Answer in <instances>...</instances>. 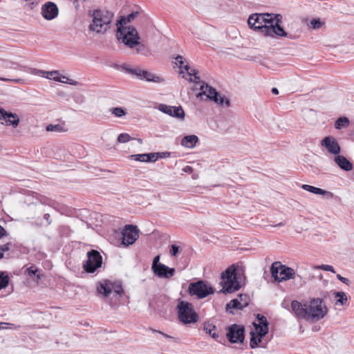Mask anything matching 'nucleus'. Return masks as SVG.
<instances>
[{
  "label": "nucleus",
  "instance_id": "8fccbe9b",
  "mask_svg": "<svg viewBox=\"0 0 354 354\" xmlns=\"http://www.w3.org/2000/svg\"><path fill=\"white\" fill-rule=\"evenodd\" d=\"M6 235V230L0 225V239Z\"/></svg>",
  "mask_w": 354,
  "mask_h": 354
},
{
  "label": "nucleus",
  "instance_id": "603ef678",
  "mask_svg": "<svg viewBox=\"0 0 354 354\" xmlns=\"http://www.w3.org/2000/svg\"><path fill=\"white\" fill-rule=\"evenodd\" d=\"M50 216L49 214H45L44 216V219L48 222V224L50 223Z\"/></svg>",
  "mask_w": 354,
  "mask_h": 354
},
{
  "label": "nucleus",
  "instance_id": "79ce46f5",
  "mask_svg": "<svg viewBox=\"0 0 354 354\" xmlns=\"http://www.w3.org/2000/svg\"><path fill=\"white\" fill-rule=\"evenodd\" d=\"M159 261H160V257L159 256H156V257H154V259L153 260L152 267H151L152 270L155 268H157L158 266V265L162 264L161 263L159 262Z\"/></svg>",
  "mask_w": 354,
  "mask_h": 354
},
{
  "label": "nucleus",
  "instance_id": "f03ea898",
  "mask_svg": "<svg viewBox=\"0 0 354 354\" xmlns=\"http://www.w3.org/2000/svg\"><path fill=\"white\" fill-rule=\"evenodd\" d=\"M88 16L91 19L88 30L96 34L104 35L111 28L114 15L107 10L95 9L88 11Z\"/></svg>",
  "mask_w": 354,
  "mask_h": 354
},
{
  "label": "nucleus",
  "instance_id": "5701e85b",
  "mask_svg": "<svg viewBox=\"0 0 354 354\" xmlns=\"http://www.w3.org/2000/svg\"><path fill=\"white\" fill-rule=\"evenodd\" d=\"M198 141V138L196 136L189 135L183 137L181 140L180 144L185 147L192 149L196 146Z\"/></svg>",
  "mask_w": 354,
  "mask_h": 354
},
{
  "label": "nucleus",
  "instance_id": "9d476101",
  "mask_svg": "<svg viewBox=\"0 0 354 354\" xmlns=\"http://www.w3.org/2000/svg\"><path fill=\"white\" fill-rule=\"evenodd\" d=\"M102 265V257L97 250L87 252V260L83 263V268L87 273H93Z\"/></svg>",
  "mask_w": 354,
  "mask_h": 354
},
{
  "label": "nucleus",
  "instance_id": "37998d69",
  "mask_svg": "<svg viewBox=\"0 0 354 354\" xmlns=\"http://www.w3.org/2000/svg\"><path fill=\"white\" fill-rule=\"evenodd\" d=\"M337 278L344 284L348 286L350 284V280L348 278L344 277L340 274H337Z\"/></svg>",
  "mask_w": 354,
  "mask_h": 354
},
{
  "label": "nucleus",
  "instance_id": "72a5a7b5",
  "mask_svg": "<svg viewBox=\"0 0 354 354\" xmlns=\"http://www.w3.org/2000/svg\"><path fill=\"white\" fill-rule=\"evenodd\" d=\"M9 283V277L4 272H0V290L5 288Z\"/></svg>",
  "mask_w": 354,
  "mask_h": 354
},
{
  "label": "nucleus",
  "instance_id": "412c9836",
  "mask_svg": "<svg viewBox=\"0 0 354 354\" xmlns=\"http://www.w3.org/2000/svg\"><path fill=\"white\" fill-rule=\"evenodd\" d=\"M159 158H162L160 153H141L130 156L131 160L140 162H156Z\"/></svg>",
  "mask_w": 354,
  "mask_h": 354
},
{
  "label": "nucleus",
  "instance_id": "4468645a",
  "mask_svg": "<svg viewBox=\"0 0 354 354\" xmlns=\"http://www.w3.org/2000/svg\"><path fill=\"white\" fill-rule=\"evenodd\" d=\"M244 327L232 324L227 329V337L231 343H243L244 340Z\"/></svg>",
  "mask_w": 354,
  "mask_h": 354
},
{
  "label": "nucleus",
  "instance_id": "dca6fc26",
  "mask_svg": "<svg viewBox=\"0 0 354 354\" xmlns=\"http://www.w3.org/2000/svg\"><path fill=\"white\" fill-rule=\"evenodd\" d=\"M322 146L324 147L329 153L337 156L339 154L341 148L335 138L331 136H326L321 141Z\"/></svg>",
  "mask_w": 354,
  "mask_h": 354
},
{
  "label": "nucleus",
  "instance_id": "0eeeda50",
  "mask_svg": "<svg viewBox=\"0 0 354 354\" xmlns=\"http://www.w3.org/2000/svg\"><path fill=\"white\" fill-rule=\"evenodd\" d=\"M272 277L277 282L294 279L295 271L293 268L282 264L280 261L274 262L270 267Z\"/></svg>",
  "mask_w": 354,
  "mask_h": 354
},
{
  "label": "nucleus",
  "instance_id": "09e8293b",
  "mask_svg": "<svg viewBox=\"0 0 354 354\" xmlns=\"http://www.w3.org/2000/svg\"><path fill=\"white\" fill-rule=\"evenodd\" d=\"M59 80H60V81H58L59 82H62V83H68V81L70 80L68 77H66V76H64V75H61L59 73Z\"/></svg>",
  "mask_w": 354,
  "mask_h": 354
},
{
  "label": "nucleus",
  "instance_id": "423d86ee",
  "mask_svg": "<svg viewBox=\"0 0 354 354\" xmlns=\"http://www.w3.org/2000/svg\"><path fill=\"white\" fill-rule=\"evenodd\" d=\"M257 322L253 324L255 330L250 333V345L252 348L257 347L258 344L261 342V338L268 332V322L265 316L258 314L257 315Z\"/></svg>",
  "mask_w": 354,
  "mask_h": 354
},
{
  "label": "nucleus",
  "instance_id": "4be33fe9",
  "mask_svg": "<svg viewBox=\"0 0 354 354\" xmlns=\"http://www.w3.org/2000/svg\"><path fill=\"white\" fill-rule=\"evenodd\" d=\"M335 162L339 167L346 171H349L353 169V164L344 156L337 155L334 158Z\"/></svg>",
  "mask_w": 354,
  "mask_h": 354
},
{
  "label": "nucleus",
  "instance_id": "7c9ffc66",
  "mask_svg": "<svg viewBox=\"0 0 354 354\" xmlns=\"http://www.w3.org/2000/svg\"><path fill=\"white\" fill-rule=\"evenodd\" d=\"M349 125V120L346 117L339 118L335 123V127L337 129H341L342 128H345Z\"/></svg>",
  "mask_w": 354,
  "mask_h": 354
},
{
  "label": "nucleus",
  "instance_id": "6e6552de",
  "mask_svg": "<svg viewBox=\"0 0 354 354\" xmlns=\"http://www.w3.org/2000/svg\"><path fill=\"white\" fill-rule=\"evenodd\" d=\"M308 319L319 320L324 318L327 313L328 308L320 298H313L307 303Z\"/></svg>",
  "mask_w": 354,
  "mask_h": 354
},
{
  "label": "nucleus",
  "instance_id": "864d4df0",
  "mask_svg": "<svg viewBox=\"0 0 354 354\" xmlns=\"http://www.w3.org/2000/svg\"><path fill=\"white\" fill-rule=\"evenodd\" d=\"M0 80H2V81H4V82H10V81H13L11 79H8V78H3V77H0ZM15 82H18L19 80H15Z\"/></svg>",
  "mask_w": 354,
  "mask_h": 354
},
{
  "label": "nucleus",
  "instance_id": "5fc2aeb1",
  "mask_svg": "<svg viewBox=\"0 0 354 354\" xmlns=\"http://www.w3.org/2000/svg\"><path fill=\"white\" fill-rule=\"evenodd\" d=\"M272 93L273 94L277 95L279 93V91L277 88H272Z\"/></svg>",
  "mask_w": 354,
  "mask_h": 354
},
{
  "label": "nucleus",
  "instance_id": "e433bc0d",
  "mask_svg": "<svg viewBox=\"0 0 354 354\" xmlns=\"http://www.w3.org/2000/svg\"><path fill=\"white\" fill-rule=\"evenodd\" d=\"M131 139V136L128 133H120L118 137V141L120 143H126Z\"/></svg>",
  "mask_w": 354,
  "mask_h": 354
},
{
  "label": "nucleus",
  "instance_id": "4d7b16f0",
  "mask_svg": "<svg viewBox=\"0 0 354 354\" xmlns=\"http://www.w3.org/2000/svg\"><path fill=\"white\" fill-rule=\"evenodd\" d=\"M3 257V255L1 252H0V259Z\"/></svg>",
  "mask_w": 354,
  "mask_h": 354
},
{
  "label": "nucleus",
  "instance_id": "bb28decb",
  "mask_svg": "<svg viewBox=\"0 0 354 354\" xmlns=\"http://www.w3.org/2000/svg\"><path fill=\"white\" fill-rule=\"evenodd\" d=\"M247 305H248L247 302L242 304L239 301V299L237 298V299H234L231 300V301L226 305V309H228V308L243 309Z\"/></svg>",
  "mask_w": 354,
  "mask_h": 354
},
{
  "label": "nucleus",
  "instance_id": "13d9d810",
  "mask_svg": "<svg viewBox=\"0 0 354 354\" xmlns=\"http://www.w3.org/2000/svg\"><path fill=\"white\" fill-rule=\"evenodd\" d=\"M138 142H140V143H142V140H141L140 138H138Z\"/></svg>",
  "mask_w": 354,
  "mask_h": 354
},
{
  "label": "nucleus",
  "instance_id": "f8f14e48",
  "mask_svg": "<svg viewBox=\"0 0 354 354\" xmlns=\"http://www.w3.org/2000/svg\"><path fill=\"white\" fill-rule=\"evenodd\" d=\"M189 292L192 296L196 295L198 299H203L211 294H213L214 289L203 281H198L189 284Z\"/></svg>",
  "mask_w": 354,
  "mask_h": 354
},
{
  "label": "nucleus",
  "instance_id": "1a4fd4ad",
  "mask_svg": "<svg viewBox=\"0 0 354 354\" xmlns=\"http://www.w3.org/2000/svg\"><path fill=\"white\" fill-rule=\"evenodd\" d=\"M97 290L98 293L102 294L105 297H109L111 293L121 296L123 293V289L120 282H113L110 280H104L99 283Z\"/></svg>",
  "mask_w": 354,
  "mask_h": 354
},
{
  "label": "nucleus",
  "instance_id": "20e7f679",
  "mask_svg": "<svg viewBox=\"0 0 354 354\" xmlns=\"http://www.w3.org/2000/svg\"><path fill=\"white\" fill-rule=\"evenodd\" d=\"M176 310L178 320L185 325L196 324L199 319L193 304L188 301L179 300Z\"/></svg>",
  "mask_w": 354,
  "mask_h": 354
},
{
  "label": "nucleus",
  "instance_id": "cd10ccee",
  "mask_svg": "<svg viewBox=\"0 0 354 354\" xmlns=\"http://www.w3.org/2000/svg\"><path fill=\"white\" fill-rule=\"evenodd\" d=\"M203 329L207 334L211 335L214 339L218 337V335L216 332V327L214 325L209 323H205Z\"/></svg>",
  "mask_w": 354,
  "mask_h": 354
},
{
  "label": "nucleus",
  "instance_id": "b1692460",
  "mask_svg": "<svg viewBox=\"0 0 354 354\" xmlns=\"http://www.w3.org/2000/svg\"><path fill=\"white\" fill-rule=\"evenodd\" d=\"M139 12H133L129 14L127 17L122 16L120 19H118L116 22V26H127L128 23H130L133 21L136 17H138Z\"/></svg>",
  "mask_w": 354,
  "mask_h": 354
},
{
  "label": "nucleus",
  "instance_id": "ddd939ff",
  "mask_svg": "<svg viewBox=\"0 0 354 354\" xmlns=\"http://www.w3.org/2000/svg\"><path fill=\"white\" fill-rule=\"evenodd\" d=\"M139 230L137 226L127 225L124 227L122 234V243L124 245H130L136 242L139 237Z\"/></svg>",
  "mask_w": 354,
  "mask_h": 354
},
{
  "label": "nucleus",
  "instance_id": "bf43d9fd",
  "mask_svg": "<svg viewBox=\"0 0 354 354\" xmlns=\"http://www.w3.org/2000/svg\"><path fill=\"white\" fill-rule=\"evenodd\" d=\"M1 329H8V326H3L1 328Z\"/></svg>",
  "mask_w": 354,
  "mask_h": 354
},
{
  "label": "nucleus",
  "instance_id": "49530a36",
  "mask_svg": "<svg viewBox=\"0 0 354 354\" xmlns=\"http://www.w3.org/2000/svg\"><path fill=\"white\" fill-rule=\"evenodd\" d=\"M4 324L8 326V329L17 330L20 328V326L12 323H4Z\"/></svg>",
  "mask_w": 354,
  "mask_h": 354
},
{
  "label": "nucleus",
  "instance_id": "de8ad7c7",
  "mask_svg": "<svg viewBox=\"0 0 354 354\" xmlns=\"http://www.w3.org/2000/svg\"><path fill=\"white\" fill-rule=\"evenodd\" d=\"M175 59L178 63V67L182 68L183 64V57L181 55H178Z\"/></svg>",
  "mask_w": 354,
  "mask_h": 354
},
{
  "label": "nucleus",
  "instance_id": "3c124183",
  "mask_svg": "<svg viewBox=\"0 0 354 354\" xmlns=\"http://www.w3.org/2000/svg\"><path fill=\"white\" fill-rule=\"evenodd\" d=\"M154 332H156V333H160L165 338H173L171 336L169 335H167L166 333H164L162 332H160V331H158V330H153Z\"/></svg>",
  "mask_w": 354,
  "mask_h": 354
},
{
  "label": "nucleus",
  "instance_id": "a18cd8bd",
  "mask_svg": "<svg viewBox=\"0 0 354 354\" xmlns=\"http://www.w3.org/2000/svg\"><path fill=\"white\" fill-rule=\"evenodd\" d=\"M26 2L27 5L30 6V8H32L39 3V0H26Z\"/></svg>",
  "mask_w": 354,
  "mask_h": 354
},
{
  "label": "nucleus",
  "instance_id": "ea45409f",
  "mask_svg": "<svg viewBox=\"0 0 354 354\" xmlns=\"http://www.w3.org/2000/svg\"><path fill=\"white\" fill-rule=\"evenodd\" d=\"M169 252L172 256L176 257L179 253V247L174 244L171 245Z\"/></svg>",
  "mask_w": 354,
  "mask_h": 354
},
{
  "label": "nucleus",
  "instance_id": "393cba45",
  "mask_svg": "<svg viewBox=\"0 0 354 354\" xmlns=\"http://www.w3.org/2000/svg\"><path fill=\"white\" fill-rule=\"evenodd\" d=\"M301 187L304 190H306V191L310 192L311 193H313L315 194H319V195L327 194V195H330V196H333V194L329 192H327V191L324 190L322 189H320V188H318V187H313V186H311V185H303L301 186Z\"/></svg>",
  "mask_w": 354,
  "mask_h": 354
},
{
  "label": "nucleus",
  "instance_id": "f704fd0d",
  "mask_svg": "<svg viewBox=\"0 0 354 354\" xmlns=\"http://www.w3.org/2000/svg\"><path fill=\"white\" fill-rule=\"evenodd\" d=\"M111 113L118 118H122L127 114V111L122 107H115L111 110Z\"/></svg>",
  "mask_w": 354,
  "mask_h": 354
},
{
  "label": "nucleus",
  "instance_id": "f257e3e1",
  "mask_svg": "<svg viewBox=\"0 0 354 354\" xmlns=\"http://www.w3.org/2000/svg\"><path fill=\"white\" fill-rule=\"evenodd\" d=\"M282 16L279 14L254 13L250 15L248 24L250 28L266 37H286L293 39L280 26Z\"/></svg>",
  "mask_w": 354,
  "mask_h": 354
},
{
  "label": "nucleus",
  "instance_id": "58836bf2",
  "mask_svg": "<svg viewBox=\"0 0 354 354\" xmlns=\"http://www.w3.org/2000/svg\"><path fill=\"white\" fill-rule=\"evenodd\" d=\"M316 269L322 270H324V271H329V272H331L333 273H335V271L333 267L332 266H330V265L322 264V265H320V266H317L316 267Z\"/></svg>",
  "mask_w": 354,
  "mask_h": 354
},
{
  "label": "nucleus",
  "instance_id": "c85d7f7f",
  "mask_svg": "<svg viewBox=\"0 0 354 354\" xmlns=\"http://www.w3.org/2000/svg\"><path fill=\"white\" fill-rule=\"evenodd\" d=\"M123 68L129 74L136 75L140 80L142 79L145 70H142L138 67L137 68H130L129 66H124Z\"/></svg>",
  "mask_w": 354,
  "mask_h": 354
},
{
  "label": "nucleus",
  "instance_id": "a19ab883",
  "mask_svg": "<svg viewBox=\"0 0 354 354\" xmlns=\"http://www.w3.org/2000/svg\"><path fill=\"white\" fill-rule=\"evenodd\" d=\"M11 243H7L4 245H2L0 246V252H2V254H3V253L5 252H7L10 249V246H11Z\"/></svg>",
  "mask_w": 354,
  "mask_h": 354
},
{
  "label": "nucleus",
  "instance_id": "7ed1b4c3",
  "mask_svg": "<svg viewBox=\"0 0 354 354\" xmlns=\"http://www.w3.org/2000/svg\"><path fill=\"white\" fill-rule=\"evenodd\" d=\"M116 37L118 40L130 48L140 44V36L137 30L131 26H117Z\"/></svg>",
  "mask_w": 354,
  "mask_h": 354
},
{
  "label": "nucleus",
  "instance_id": "c756f323",
  "mask_svg": "<svg viewBox=\"0 0 354 354\" xmlns=\"http://www.w3.org/2000/svg\"><path fill=\"white\" fill-rule=\"evenodd\" d=\"M142 80H145L147 81L153 82H161L162 81V79L161 77L155 75L147 71H145Z\"/></svg>",
  "mask_w": 354,
  "mask_h": 354
},
{
  "label": "nucleus",
  "instance_id": "2f4dec72",
  "mask_svg": "<svg viewBox=\"0 0 354 354\" xmlns=\"http://www.w3.org/2000/svg\"><path fill=\"white\" fill-rule=\"evenodd\" d=\"M184 68L187 71V75L190 76L189 81L197 83L196 80H199V77L197 75L198 71L196 69H191L189 71V66L188 65H185Z\"/></svg>",
  "mask_w": 354,
  "mask_h": 354
},
{
  "label": "nucleus",
  "instance_id": "473e14b6",
  "mask_svg": "<svg viewBox=\"0 0 354 354\" xmlns=\"http://www.w3.org/2000/svg\"><path fill=\"white\" fill-rule=\"evenodd\" d=\"M40 73H42V74H46V77L48 78V79H50V80H53L55 81H60V80H59V72L57 71H50V72H44V71H39Z\"/></svg>",
  "mask_w": 354,
  "mask_h": 354
},
{
  "label": "nucleus",
  "instance_id": "39448f33",
  "mask_svg": "<svg viewBox=\"0 0 354 354\" xmlns=\"http://www.w3.org/2000/svg\"><path fill=\"white\" fill-rule=\"evenodd\" d=\"M220 284L223 287L220 292L223 293H232L241 288L240 283L235 273V268L233 266L222 272Z\"/></svg>",
  "mask_w": 354,
  "mask_h": 354
},
{
  "label": "nucleus",
  "instance_id": "052dcab7",
  "mask_svg": "<svg viewBox=\"0 0 354 354\" xmlns=\"http://www.w3.org/2000/svg\"><path fill=\"white\" fill-rule=\"evenodd\" d=\"M281 225H283V224L281 223L277 225V226H281Z\"/></svg>",
  "mask_w": 354,
  "mask_h": 354
},
{
  "label": "nucleus",
  "instance_id": "c9c22d12",
  "mask_svg": "<svg viewBox=\"0 0 354 354\" xmlns=\"http://www.w3.org/2000/svg\"><path fill=\"white\" fill-rule=\"evenodd\" d=\"M46 131L53 132H62L64 131V129L59 124H48L46 127Z\"/></svg>",
  "mask_w": 354,
  "mask_h": 354
},
{
  "label": "nucleus",
  "instance_id": "aec40b11",
  "mask_svg": "<svg viewBox=\"0 0 354 354\" xmlns=\"http://www.w3.org/2000/svg\"><path fill=\"white\" fill-rule=\"evenodd\" d=\"M153 272L160 278L169 279L174 275L175 269L170 268L164 264H160L153 270Z\"/></svg>",
  "mask_w": 354,
  "mask_h": 354
},
{
  "label": "nucleus",
  "instance_id": "c03bdc74",
  "mask_svg": "<svg viewBox=\"0 0 354 354\" xmlns=\"http://www.w3.org/2000/svg\"><path fill=\"white\" fill-rule=\"evenodd\" d=\"M26 272L29 276H32L36 274V272H37V269L35 268L33 266H31L27 268Z\"/></svg>",
  "mask_w": 354,
  "mask_h": 354
},
{
  "label": "nucleus",
  "instance_id": "a878e982",
  "mask_svg": "<svg viewBox=\"0 0 354 354\" xmlns=\"http://www.w3.org/2000/svg\"><path fill=\"white\" fill-rule=\"evenodd\" d=\"M333 295L336 299L335 305L344 306L348 301L346 294L342 291L334 292Z\"/></svg>",
  "mask_w": 354,
  "mask_h": 354
},
{
  "label": "nucleus",
  "instance_id": "9b49d317",
  "mask_svg": "<svg viewBox=\"0 0 354 354\" xmlns=\"http://www.w3.org/2000/svg\"><path fill=\"white\" fill-rule=\"evenodd\" d=\"M201 91L198 95V97H202L203 95L216 104L229 106L230 102L228 99L222 97L214 88L209 86L208 84H203L201 86Z\"/></svg>",
  "mask_w": 354,
  "mask_h": 354
},
{
  "label": "nucleus",
  "instance_id": "2eb2a0df",
  "mask_svg": "<svg viewBox=\"0 0 354 354\" xmlns=\"http://www.w3.org/2000/svg\"><path fill=\"white\" fill-rule=\"evenodd\" d=\"M158 109L160 111H161L165 114H167L170 116H172V117L180 119V120L185 119V111L180 106H169V105H167V104H160L158 105Z\"/></svg>",
  "mask_w": 354,
  "mask_h": 354
},
{
  "label": "nucleus",
  "instance_id": "6ab92c4d",
  "mask_svg": "<svg viewBox=\"0 0 354 354\" xmlns=\"http://www.w3.org/2000/svg\"><path fill=\"white\" fill-rule=\"evenodd\" d=\"M291 308L298 318L308 319L307 303L301 304L297 301H292Z\"/></svg>",
  "mask_w": 354,
  "mask_h": 354
},
{
  "label": "nucleus",
  "instance_id": "6e6d98bb",
  "mask_svg": "<svg viewBox=\"0 0 354 354\" xmlns=\"http://www.w3.org/2000/svg\"><path fill=\"white\" fill-rule=\"evenodd\" d=\"M246 296L245 295H239V301L241 302V301H243V297H245Z\"/></svg>",
  "mask_w": 354,
  "mask_h": 354
},
{
  "label": "nucleus",
  "instance_id": "4c0bfd02",
  "mask_svg": "<svg viewBox=\"0 0 354 354\" xmlns=\"http://www.w3.org/2000/svg\"><path fill=\"white\" fill-rule=\"evenodd\" d=\"M310 25L313 29H319L323 22L319 19H313L310 21Z\"/></svg>",
  "mask_w": 354,
  "mask_h": 354
},
{
  "label": "nucleus",
  "instance_id": "a211bd4d",
  "mask_svg": "<svg viewBox=\"0 0 354 354\" xmlns=\"http://www.w3.org/2000/svg\"><path fill=\"white\" fill-rule=\"evenodd\" d=\"M41 15L47 20L53 19L58 15V8L55 3L48 1L42 6Z\"/></svg>",
  "mask_w": 354,
  "mask_h": 354
},
{
  "label": "nucleus",
  "instance_id": "f3484780",
  "mask_svg": "<svg viewBox=\"0 0 354 354\" xmlns=\"http://www.w3.org/2000/svg\"><path fill=\"white\" fill-rule=\"evenodd\" d=\"M1 120H3L7 126H11L13 128H16L20 122V118L17 114L7 111L3 109H0Z\"/></svg>",
  "mask_w": 354,
  "mask_h": 354
}]
</instances>
